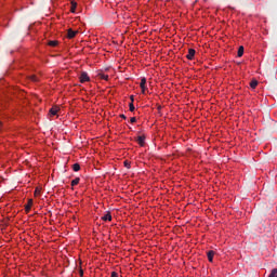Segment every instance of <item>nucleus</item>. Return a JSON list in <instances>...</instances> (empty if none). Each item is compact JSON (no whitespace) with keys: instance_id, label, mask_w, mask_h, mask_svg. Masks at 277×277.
<instances>
[{"instance_id":"nucleus-1","label":"nucleus","mask_w":277,"mask_h":277,"mask_svg":"<svg viewBox=\"0 0 277 277\" xmlns=\"http://www.w3.org/2000/svg\"><path fill=\"white\" fill-rule=\"evenodd\" d=\"M79 79L81 83H85L87 81H90V76H88V72L82 71Z\"/></svg>"},{"instance_id":"nucleus-2","label":"nucleus","mask_w":277,"mask_h":277,"mask_svg":"<svg viewBox=\"0 0 277 277\" xmlns=\"http://www.w3.org/2000/svg\"><path fill=\"white\" fill-rule=\"evenodd\" d=\"M140 85H141V89H142V93L146 94V78L141 79Z\"/></svg>"},{"instance_id":"nucleus-3","label":"nucleus","mask_w":277,"mask_h":277,"mask_svg":"<svg viewBox=\"0 0 277 277\" xmlns=\"http://www.w3.org/2000/svg\"><path fill=\"white\" fill-rule=\"evenodd\" d=\"M195 55H196V50L189 49L188 54L186 55V57H187V60L192 61V60H194Z\"/></svg>"},{"instance_id":"nucleus-4","label":"nucleus","mask_w":277,"mask_h":277,"mask_svg":"<svg viewBox=\"0 0 277 277\" xmlns=\"http://www.w3.org/2000/svg\"><path fill=\"white\" fill-rule=\"evenodd\" d=\"M75 36H77V31H75L71 28H69L67 30V37L69 38V40H72V38H75Z\"/></svg>"},{"instance_id":"nucleus-5","label":"nucleus","mask_w":277,"mask_h":277,"mask_svg":"<svg viewBox=\"0 0 277 277\" xmlns=\"http://www.w3.org/2000/svg\"><path fill=\"white\" fill-rule=\"evenodd\" d=\"M98 79H103L104 81H109V76L105 75L103 71L97 74Z\"/></svg>"},{"instance_id":"nucleus-6","label":"nucleus","mask_w":277,"mask_h":277,"mask_svg":"<svg viewBox=\"0 0 277 277\" xmlns=\"http://www.w3.org/2000/svg\"><path fill=\"white\" fill-rule=\"evenodd\" d=\"M207 256H208V261L210 263H213V256H215V251H208Z\"/></svg>"},{"instance_id":"nucleus-7","label":"nucleus","mask_w":277,"mask_h":277,"mask_svg":"<svg viewBox=\"0 0 277 277\" xmlns=\"http://www.w3.org/2000/svg\"><path fill=\"white\" fill-rule=\"evenodd\" d=\"M57 111H60V107L58 106H53L51 109H50V114L52 116H57Z\"/></svg>"},{"instance_id":"nucleus-8","label":"nucleus","mask_w":277,"mask_h":277,"mask_svg":"<svg viewBox=\"0 0 277 277\" xmlns=\"http://www.w3.org/2000/svg\"><path fill=\"white\" fill-rule=\"evenodd\" d=\"M34 205V200L29 199L28 203L25 206L27 212L31 211V206Z\"/></svg>"},{"instance_id":"nucleus-9","label":"nucleus","mask_w":277,"mask_h":277,"mask_svg":"<svg viewBox=\"0 0 277 277\" xmlns=\"http://www.w3.org/2000/svg\"><path fill=\"white\" fill-rule=\"evenodd\" d=\"M102 220H103L104 222H111V214H110V213L105 214V215L102 217Z\"/></svg>"},{"instance_id":"nucleus-10","label":"nucleus","mask_w":277,"mask_h":277,"mask_svg":"<svg viewBox=\"0 0 277 277\" xmlns=\"http://www.w3.org/2000/svg\"><path fill=\"white\" fill-rule=\"evenodd\" d=\"M145 140H146L145 136H138V137H137V144H140V146H144Z\"/></svg>"},{"instance_id":"nucleus-11","label":"nucleus","mask_w":277,"mask_h":277,"mask_svg":"<svg viewBox=\"0 0 277 277\" xmlns=\"http://www.w3.org/2000/svg\"><path fill=\"white\" fill-rule=\"evenodd\" d=\"M74 172H79L81 170V166L79 163L72 164Z\"/></svg>"},{"instance_id":"nucleus-12","label":"nucleus","mask_w":277,"mask_h":277,"mask_svg":"<svg viewBox=\"0 0 277 277\" xmlns=\"http://www.w3.org/2000/svg\"><path fill=\"white\" fill-rule=\"evenodd\" d=\"M76 10H77V2L76 1H71L70 12L75 13Z\"/></svg>"},{"instance_id":"nucleus-13","label":"nucleus","mask_w":277,"mask_h":277,"mask_svg":"<svg viewBox=\"0 0 277 277\" xmlns=\"http://www.w3.org/2000/svg\"><path fill=\"white\" fill-rule=\"evenodd\" d=\"M238 57H243V45H240L238 49Z\"/></svg>"},{"instance_id":"nucleus-14","label":"nucleus","mask_w":277,"mask_h":277,"mask_svg":"<svg viewBox=\"0 0 277 277\" xmlns=\"http://www.w3.org/2000/svg\"><path fill=\"white\" fill-rule=\"evenodd\" d=\"M256 85H259V81L252 80V81L250 82V87L252 88V90H254V89L256 88Z\"/></svg>"},{"instance_id":"nucleus-15","label":"nucleus","mask_w":277,"mask_h":277,"mask_svg":"<svg viewBox=\"0 0 277 277\" xmlns=\"http://www.w3.org/2000/svg\"><path fill=\"white\" fill-rule=\"evenodd\" d=\"M79 181H81V179L76 177L75 180L71 181V187H75V185H79Z\"/></svg>"},{"instance_id":"nucleus-16","label":"nucleus","mask_w":277,"mask_h":277,"mask_svg":"<svg viewBox=\"0 0 277 277\" xmlns=\"http://www.w3.org/2000/svg\"><path fill=\"white\" fill-rule=\"evenodd\" d=\"M268 277H277V268H273Z\"/></svg>"},{"instance_id":"nucleus-17","label":"nucleus","mask_w":277,"mask_h":277,"mask_svg":"<svg viewBox=\"0 0 277 277\" xmlns=\"http://www.w3.org/2000/svg\"><path fill=\"white\" fill-rule=\"evenodd\" d=\"M57 45V41H49V47H56Z\"/></svg>"},{"instance_id":"nucleus-18","label":"nucleus","mask_w":277,"mask_h":277,"mask_svg":"<svg viewBox=\"0 0 277 277\" xmlns=\"http://www.w3.org/2000/svg\"><path fill=\"white\" fill-rule=\"evenodd\" d=\"M129 107H130V111H135V105H133V103H130Z\"/></svg>"},{"instance_id":"nucleus-19","label":"nucleus","mask_w":277,"mask_h":277,"mask_svg":"<svg viewBox=\"0 0 277 277\" xmlns=\"http://www.w3.org/2000/svg\"><path fill=\"white\" fill-rule=\"evenodd\" d=\"M130 122L133 124L134 122H137V119H136L135 117H132V118L130 119Z\"/></svg>"},{"instance_id":"nucleus-20","label":"nucleus","mask_w":277,"mask_h":277,"mask_svg":"<svg viewBox=\"0 0 277 277\" xmlns=\"http://www.w3.org/2000/svg\"><path fill=\"white\" fill-rule=\"evenodd\" d=\"M30 79H31V81H38V77H36V76H30Z\"/></svg>"},{"instance_id":"nucleus-21","label":"nucleus","mask_w":277,"mask_h":277,"mask_svg":"<svg viewBox=\"0 0 277 277\" xmlns=\"http://www.w3.org/2000/svg\"><path fill=\"white\" fill-rule=\"evenodd\" d=\"M124 166L126 168H131V164H129V162L124 161Z\"/></svg>"},{"instance_id":"nucleus-22","label":"nucleus","mask_w":277,"mask_h":277,"mask_svg":"<svg viewBox=\"0 0 277 277\" xmlns=\"http://www.w3.org/2000/svg\"><path fill=\"white\" fill-rule=\"evenodd\" d=\"M120 118H122L123 120H127V116L124 115H120Z\"/></svg>"},{"instance_id":"nucleus-23","label":"nucleus","mask_w":277,"mask_h":277,"mask_svg":"<svg viewBox=\"0 0 277 277\" xmlns=\"http://www.w3.org/2000/svg\"><path fill=\"white\" fill-rule=\"evenodd\" d=\"M3 129V123L0 122V131Z\"/></svg>"},{"instance_id":"nucleus-24","label":"nucleus","mask_w":277,"mask_h":277,"mask_svg":"<svg viewBox=\"0 0 277 277\" xmlns=\"http://www.w3.org/2000/svg\"><path fill=\"white\" fill-rule=\"evenodd\" d=\"M130 98H131V103H133V102L135 101V100L133 98V95H131Z\"/></svg>"},{"instance_id":"nucleus-25","label":"nucleus","mask_w":277,"mask_h":277,"mask_svg":"<svg viewBox=\"0 0 277 277\" xmlns=\"http://www.w3.org/2000/svg\"><path fill=\"white\" fill-rule=\"evenodd\" d=\"M80 276H83V271H80Z\"/></svg>"}]
</instances>
